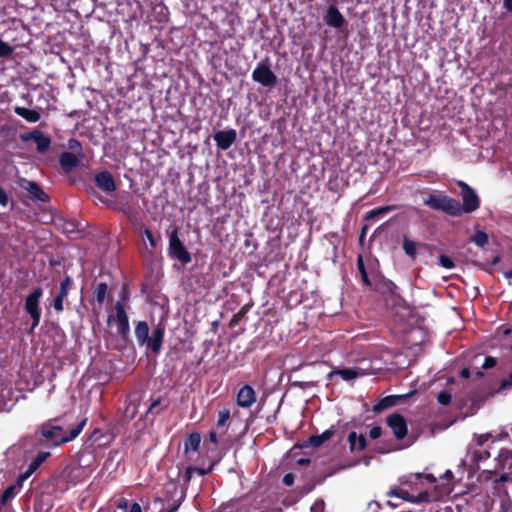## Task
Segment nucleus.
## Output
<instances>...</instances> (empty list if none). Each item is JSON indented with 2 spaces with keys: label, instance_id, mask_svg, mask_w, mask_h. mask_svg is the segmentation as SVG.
I'll list each match as a JSON object with an SVG mask.
<instances>
[{
  "label": "nucleus",
  "instance_id": "1",
  "mask_svg": "<svg viewBox=\"0 0 512 512\" xmlns=\"http://www.w3.org/2000/svg\"><path fill=\"white\" fill-rule=\"evenodd\" d=\"M400 486L392 487L387 496L397 497L410 503L437 502L451 493L449 484H438L430 473H409L399 478Z\"/></svg>",
  "mask_w": 512,
  "mask_h": 512
},
{
  "label": "nucleus",
  "instance_id": "2",
  "mask_svg": "<svg viewBox=\"0 0 512 512\" xmlns=\"http://www.w3.org/2000/svg\"><path fill=\"white\" fill-rule=\"evenodd\" d=\"M165 328L158 324L153 328L152 335L149 336V325L146 321H139L135 326V336L140 346L145 345L148 350L158 354L164 341Z\"/></svg>",
  "mask_w": 512,
  "mask_h": 512
},
{
  "label": "nucleus",
  "instance_id": "3",
  "mask_svg": "<svg viewBox=\"0 0 512 512\" xmlns=\"http://www.w3.org/2000/svg\"><path fill=\"white\" fill-rule=\"evenodd\" d=\"M87 419L80 421L73 427L67 434L64 433L60 425H52L51 423H44L40 428V433L43 438L50 441L54 446H59L63 443L74 440L83 430L86 425Z\"/></svg>",
  "mask_w": 512,
  "mask_h": 512
},
{
  "label": "nucleus",
  "instance_id": "4",
  "mask_svg": "<svg viewBox=\"0 0 512 512\" xmlns=\"http://www.w3.org/2000/svg\"><path fill=\"white\" fill-rule=\"evenodd\" d=\"M424 205L429 208L442 211L450 216L458 217V200L451 198L443 192L435 191L423 200Z\"/></svg>",
  "mask_w": 512,
  "mask_h": 512
},
{
  "label": "nucleus",
  "instance_id": "5",
  "mask_svg": "<svg viewBox=\"0 0 512 512\" xmlns=\"http://www.w3.org/2000/svg\"><path fill=\"white\" fill-rule=\"evenodd\" d=\"M99 200L104 203L106 207L123 214L131 223L138 221V205L129 197L120 196L114 200H108L100 196Z\"/></svg>",
  "mask_w": 512,
  "mask_h": 512
},
{
  "label": "nucleus",
  "instance_id": "6",
  "mask_svg": "<svg viewBox=\"0 0 512 512\" xmlns=\"http://www.w3.org/2000/svg\"><path fill=\"white\" fill-rule=\"evenodd\" d=\"M43 296V289L38 286L33 288L25 298L24 310L30 316L32 325L29 333H32L34 329L40 324L41 321V308L40 300Z\"/></svg>",
  "mask_w": 512,
  "mask_h": 512
},
{
  "label": "nucleus",
  "instance_id": "7",
  "mask_svg": "<svg viewBox=\"0 0 512 512\" xmlns=\"http://www.w3.org/2000/svg\"><path fill=\"white\" fill-rule=\"evenodd\" d=\"M460 188L462 204L458 201V217L464 213H472L480 207V199L476 191L464 181L457 182Z\"/></svg>",
  "mask_w": 512,
  "mask_h": 512
},
{
  "label": "nucleus",
  "instance_id": "8",
  "mask_svg": "<svg viewBox=\"0 0 512 512\" xmlns=\"http://www.w3.org/2000/svg\"><path fill=\"white\" fill-rule=\"evenodd\" d=\"M168 254L172 259L178 260L183 265L189 264L192 261L191 254L179 238L178 228H174L169 233Z\"/></svg>",
  "mask_w": 512,
  "mask_h": 512
},
{
  "label": "nucleus",
  "instance_id": "9",
  "mask_svg": "<svg viewBox=\"0 0 512 512\" xmlns=\"http://www.w3.org/2000/svg\"><path fill=\"white\" fill-rule=\"evenodd\" d=\"M111 321H115L117 325V334L124 340L127 341L130 334L129 318L126 313L124 304L121 301H117L115 304V316H108V324Z\"/></svg>",
  "mask_w": 512,
  "mask_h": 512
},
{
  "label": "nucleus",
  "instance_id": "10",
  "mask_svg": "<svg viewBox=\"0 0 512 512\" xmlns=\"http://www.w3.org/2000/svg\"><path fill=\"white\" fill-rule=\"evenodd\" d=\"M387 426L392 430L397 440H403L408 434L406 419L399 413H393L386 418Z\"/></svg>",
  "mask_w": 512,
  "mask_h": 512
},
{
  "label": "nucleus",
  "instance_id": "11",
  "mask_svg": "<svg viewBox=\"0 0 512 512\" xmlns=\"http://www.w3.org/2000/svg\"><path fill=\"white\" fill-rule=\"evenodd\" d=\"M253 80L266 87H273L277 83V77L265 63H260L252 74Z\"/></svg>",
  "mask_w": 512,
  "mask_h": 512
},
{
  "label": "nucleus",
  "instance_id": "12",
  "mask_svg": "<svg viewBox=\"0 0 512 512\" xmlns=\"http://www.w3.org/2000/svg\"><path fill=\"white\" fill-rule=\"evenodd\" d=\"M20 138L23 141H34L36 143L37 151L39 153L46 152L51 145V139L48 136H46L42 131L37 129L28 133L21 134Z\"/></svg>",
  "mask_w": 512,
  "mask_h": 512
},
{
  "label": "nucleus",
  "instance_id": "13",
  "mask_svg": "<svg viewBox=\"0 0 512 512\" xmlns=\"http://www.w3.org/2000/svg\"><path fill=\"white\" fill-rule=\"evenodd\" d=\"M218 149L222 151L228 150L236 141L237 133L235 129L219 130L213 135Z\"/></svg>",
  "mask_w": 512,
  "mask_h": 512
},
{
  "label": "nucleus",
  "instance_id": "14",
  "mask_svg": "<svg viewBox=\"0 0 512 512\" xmlns=\"http://www.w3.org/2000/svg\"><path fill=\"white\" fill-rule=\"evenodd\" d=\"M83 158L84 155L65 151L60 154L59 164L65 173H70L81 164Z\"/></svg>",
  "mask_w": 512,
  "mask_h": 512
},
{
  "label": "nucleus",
  "instance_id": "15",
  "mask_svg": "<svg viewBox=\"0 0 512 512\" xmlns=\"http://www.w3.org/2000/svg\"><path fill=\"white\" fill-rule=\"evenodd\" d=\"M237 405L241 408H250L256 402V392L251 385L242 386L236 396Z\"/></svg>",
  "mask_w": 512,
  "mask_h": 512
},
{
  "label": "nucleus",
  "instance_id": "16",
  "mask_svg": "<svg viewBox=\"0 0 512 512\" xmlns=\"http://www.w3.org/2000/svg\"><path fill=\"white\" fill-rule=\"evenodd\" d=\"M21 187L25 189L32 200L47 203L50 201L49 195L35 181L24 180Z\"/></svg>",
  "mask_w": 512,
  "mask_h": 512
},
{
  "label": "nucleus",
  "instance_id": "17",
  "mask_svg": "<svg viewBox=\"0 0 512 512\" xmlns=\"http://www.w3.org/2000/svg\"><path fill=\"white\" fill-rule=\"evenodd\" d=\"M372 287L382 295H395L397 290L396 284L382 275H377L373 278Z\"/></svg>",
  "mask_w": 512,
  "mask_h": 512
},
{
  "label": "nucleus",
  "instance_id": "18",
  "mask_svg": "<svg viewBox=\"0 0 512 512\" xmlns=\"http://www.w3.org/2000/svg\"><path fill=\"white\" fill-rule=\"evenodd\" d=\"M95 184L105 193H112L117 189L113 175L109 171H101L95 175Z\"/></svg>",
  "mask_w": 512,
  "mask_h": 512
},
{
  "label": "nucleus",
  "instance_id": "19",
  "mask_svg": "<svg viewBox=\"0 0 512 512\" xmlns=\"http://www.w3.org/2000/svg\"><path fill=\"white\" fill-rule=\"evenodd\" d=\"M50 456L49 452H39L35 458L30 462L27 470L20 474L17 479V484L21 487L22 482L28 479L42 464L43 462Z\"/></svg>",
  "mask_w": 512,
  "mask_h": 512
},
{
  "label": "nucleus",
  "instance_id": "20",
  "mask_svg": "<svg viewBox=\"0 0 512 512\" xmlns=\"http://www.w3.org/2000/svg\"><path fill=\"white\" fill-rule=\"evenodd\" d=\"M324 20L329 26L334 28H341L346 23L345 18L335 5L328 7Z\"/></svg>",
  "mask_w": 512,
  "mask_h": 512
},
{
  "label": "nucleus",
  "instance_id": "21",
  "mask_svg": "<svg viewBox=\"0 0 512 512\" xmlns=\"http://www.w3.org/2000/svg\"><path fill=\"white\" fill-rule=\"evenodd\" d=\"M418 246L419 247H423V248L429 250L430 252L434 249V247L429 245V244H426V243H416V242L410 240L407 236L403 237V243H402L403 251L412 260H415L416 257H417L416 249H417Z\"/></svg>",
  "mask_w": 512,
  "mask_h": 512
},
{
  "label": "nucleus",
  "instance_id": "22",
  "mask_svg": "<svg viewBox=\"0 0 512 512\" xmlns=\"http://www.w3.org/2000/svg\"><path fill=\"white\" fill-rule=\"evenodd\" d=\"M335 375H339L345 381H350V380L356 379L360 376H363L364 372L361 369L341 368V369L332 370L328 374V378L332 379L333 376H335Z\"/></svg>",
  "mask_w": 512,
  "mask_h": 512
},
{
  "label": "nucleus",
  "instance_id": "23",
  "mask_svg": "<svg viewBox=\"0 0 512 512\" xmlns=\"http://www.w3.org/2000/svg\"><path fill=\"white\" fill-rule=\"evenodd\" d=\"M401 395H389L381 398L378 402L373 406L372 411L374 413H380L390 407L397 405V403L403 398Z\"/></svg>",
  "mask_w": 512,
  "mask_h": 512
},
{
  "label": "nucleus",
  "instance_id": "24",
  "mask_svg": "<svg viewBox=\"0 0 512 512\" xmlns=\"http://www.w3.org/2000/svg\"><path fill=\"white\" fill-rule=\"evenodd\" d=\"M351 452L363 451L367 447V440L363 434L358 435L355 431H351L347 437Z\"/></svg>",
  "mask_w": 512,
  "mask_h": 512
},
{
  "label": "nucleus",
  "instance_id": "25",
  "mask_svg": "<svg viewBox=\"0 0 512 512\" xmlns=\"http://www.w3.org/2000/svg\"><path fill=\"white\" fill-rule=\"evenodd\" d=\"M169 406V401L166 400L163 403V398L161 396L157 398H151V403L148 409L145 412V416L149 417L150 415L154 417L158 416L162 411L166 410Z\"/></svg>",
  "mask_w": 512,
  "mask_h": 512
},
{
  "label": "nucleus",
  "instance_id": "26",
  "mask_svg": "<svg viewBox=\"0 0 512 512\" xmlns=\"http://www.w3.org/2000/svg\"><path fill=\"white\" fill-rule=\"evenodd\" d=\"M335 434L334 427L325 430L323 433L318 435H312L308 438L307 443L313 448H318L323 445L326 441H329Z\"/></svg>",
  "mask_w": 512,
  "mask_h": 512
},
{
  "label": "nucleus",
  "instance_id": "27",
  "mask_svg": "<svg viewBox=\"0 0 512 512\" xmlns=\"http://www.w3.org/2000/svg\"><path fill=\"white\" fill-rule=\"evenodd\" d=\"M201 444V435L198 432H192L188 435L184 442V453L188 454L190 451H198Z\"/></svg>",
  "mask_w": 512,
  "mask_h": 512
},
{
  "label": "nucleus",
  "instance_id": "28",
  "mask_svg": "<svg viewBox=\"0 0 512 512\" xmlns=\"http://www.w3.org/2000/svg\"><path fill=\"white\" fill-rule=\"evenodd\" d=\"M498 462L503 470L512 476V450L501 449L498 454Z\"/></svg>",
  "mask_w": 512,
  "mask_h": 512
},
{
  "label": "nucleus",
  "instance_id": "29",
  "mask_svg": "<svg viewBox=\"0 0 512 512\" xmlns=\"http://www.w3.org/2000/svg\"><path fill=\"white\" fill-rule=\"evenodd\" d=\"M15 112L19 116L23 117L25 120L31 123L37 122L41 117L40 113L37 110L28 109L24 107H16Z\"/></svg>",
  "mask_w": 512,
  "mask_h": 512
},
{
  "label": "nucleus",
  "instance_id": "30",
  "mask_svg": "<svg viewBox=\"0 0 512 512\" xmlns=\"http://www.w3.org/2000/svg\"><path fill=\"white\" fill-rule=\"evenodd\" d=\"M395 209H396L395 205H387V206H383V207H379V208L370 210L366 213L365 220H371L376 217L384 216Z\"/></svg>",
  "mask_w": 512,
  "mask_h": 512
},
{
  "label": "nucleus",
  "instance_id": "31",
  "mask_svg": "<svg viewBox=\"0 0 512 512\" xmlns=\"http://www.w3.org/2000/svg\"><path fill=\"white\" fill-rule=\"evenodd\" d=\"M69 291L59 288L57 295L55 296L52 306L53 309L60 313L64 310V300L67 298Z\"/></svg>",
  "mask_w": 512,
  "mask_h": 512
},
{
  "label": "nucleus",
  "instance_id": "32",
  "mask_svg": "<svg viewBox=\"0 0 512 512\" xmlns=\"http://www.w3.org/2000/svg\"><path fill=\"white\" fill-rule=\"evenodd\" d=\"M17 486H18V484L17 485H15V484L14 485H10L1 494V496H0V512L2 511L3 507L11 499H13L15 497Z\"/></svg>",
  "mask_w": 512,
  "mask_h": 512
},
{
  "label": "nucleus",
  "instance_id": "33",
  "mask_svg": "<svg viewBox=\"0 0 512 512\" xmlns=\"http://www.w3.org/2000/svg\"><path fill=\"white\" fill-rule=\"evenodd\" d=\"M357 268L361 275V280H362L363 284L367 287H372L373 281L368 276V273L365 268L364 260L361 255H359L357 258Z\"/></svg>",
  "mask_w": 512,
  "mask_h": 512
},
{
  "label": "nucleus",
  "instance_id": "34",
  "mask_svg": "<svg viewBox=\"0 0 512 512\" xmlns=\"http://www.w3.org/2000/svg\"><path fill=\"white\" fill-rule=\"evenodd\" d=\"M488 240V234L480 230L476 231L471 238V241L481 248L488 244Z\"/></svg>",
  "mask_w": 512,
  "mask_h": 512
},
{
  "label": "nucleus",
  "instance_id": "35",
  "mask_svg": "<svg viewBox=\"0 0 512 512\" xmlns=\"http://www.w3.org/2000/svg\"><path fill=\"white\" fill-rule=\"evenodd\" d=\"M108 291V285L104 282H100L97 284L95 288V297L99 304H102L105 300L106 294Z\"/></svg>",
  "mask_w": 512,
  "mask_h": 512
},
{
  "label": "nucleus",
  "instance_id": "36",
  "mask_svg": "<svg viewBox=\"0 0 512 512\" xmlns=\"http://www.w3.org/2000/svg\"><path fill=\"white\" fill-rule=\"evenodd\" d=\"M251 306V304H245L244 306H242L240 310L233 315L230 321V326L237 325L246 316Z\"/></svg>",
  "mask_w": 512,
  "mask_h": 512
},
{
  "label": "nucleus",
  "instance_id": "37",
  "mask_svg": "<svg viewBox=\"0 0 512 512\" xmlns=\"http://www.w3.org/2000/svg\"><path fill=\"white\" fill-rule=\"evenodd\" d=\"M230 419V411L228 409H223L218 413L217 427H224L227 421Z\"/></svg>",
  "mask_w": 512,
  "mask_h": 512
},
{
  "label": "nucleus",
  "instance_id": "38",
  "mask_svg": "<svg viewBox=\"0 0 512 512\" xmlns=\"http://www.w3.org/2000/svg\"><path fill=\"white\" fill-rule=\"evenodd\" d=\"M14 49L8 43L0 40V58H7L12 55Z\"/></svg>",
  "mask_w": 512,
  "mask_h": 512
},
{
  "label": "nucleus",
  "instance_id": "39",
  "mask_svg": "<svg viewBox=\"0 0 512 512\" xmlns=\"http://www.w3.org/2000/svg\"><path fill=\"white\" fill-rule=\"evenodd\" d=\"M68 147L70 150H72V153L84 155V153L82 151V145L77 139L71 138L68 141Z\"/></svg>",
  "mask_w": 512,
  "mask_h": 512
},
{
  "label": "nucleus",
  "instance_id": "40",
  "mask_svg": "<svg viewBox=\"0 0 512 512\" xmlns=\"http://www.w3.org/2000/svg\"><path fill=\"white\" fill-rule=\"evenodd\" d=\"M451 400H452V396L446 390L439 392L437 395V401L443 406L449 405L451 403Z\"/></svg>",
  "mask_w": 512,
  "mask_h": 512
},
{
  "label": "nucleus",
  "instance_id": "41",
  "mask_svg": "<svg viewBox=\"0 0 512 512\" xmlns=\"http://www.w3.org/2000/svg\"><path fill=\"white\" fill-rule=\"evenodd\" d=\"M439 265L446 269H453L455 267L454 261L447 255L441 254L439 256Z\"/></svg>",
  "mask_w": 512,
  "mask_h": 512
},
{
  "label": "nucleus",
  "instance_id": "42",
  "mask_svg": "<svg viewBox=\"0 0 512 512\" xmlns=\"http://www.w3.org/2000/svg\"><path fill=\"white\" fill-rule=\"evenodd\" d=\"M143 235L148 240L151 248L155 249L157 247V241H156L152 231L150 229H148V228H145L144 231H143Z\"/></svg>",
  "mask_w": 512,
  "mask_h": 512
},
{
  "label": "nucleus",
  "instance_id": "43",
  "mask_svg": "<svg viewBox=\"0 0 512 512\" xmlns=\"http://www.w3.org/2000/svg\"><path fill=\"white\" fill-rule=\"evenodd\" d=\"M310 512H325V502L323 499H317L311 506Z\"/></svg>",
  "mask_w": 512,
  "mask_h": 512
},
{
  "label": "nucleus",
  "instance_id": "44",
  "mask_svg": "<svg viewBox=\"0 0 512 512\" xmlns=\"http://www.w3.org/2000/svg\"><path fill=\"white\" fill-rule=\"evenodd\" d=\"M490 457V452L488 450L475 451L473 458L476 462H481Z\"/></svg>",
  "mask_w": 512,
  "mask_h": 512
},
{
  "label": "nucleus",
  "instance_id": "45",
  "mask_svg": "<svg viewBox=\"0 0 512 512\" xmlns=\"http://www.w3.org/2000/svg\"><path fill=\"white\" fill-rule=\"evenodd\" d=\"M497 365V359L492 356H486L482 364L483 369H490Z\"/></svg>",
  "mask_w": 512,
  "mask_h": 512
},
{
  "label": "nucleus",
  "instance_id": "46",
  "mask_svg": "<svg viewBox=\"0 0 512 512\" xmlns=\"http://www.w3.org/2000/svg\"><path fill=\"white\" fill-rule=\"evenodd\" d=\"M195 470H196V467H193V466H189L186 468L184 476H183L184 484L188 485L190 483L192 476L195 473Z\"/></svg>",
  "mask_w": 512,
  "mask_h": 512
},
{
  "label": "nucleus",
  "instance_id": "47",
  "mask_svg": "<svg viewBox=\"0 0 512 512\" xmlns=\"http://www.w3.org/2000/svg\"><path fill=\"white\" fill-rule=\"evenodd\" d=\"M383 430L380 426H374L369 431V437L373 440L378 439L382 436Z\"/></svg>",
  "mask_w": 512,
  "mask_h": 512
},
{
  "label": "nucleus",
  "instance_id": "48",
  "mask_svg": "<svg viewBox=\"0 0 512 512\" xmlns=\"http://www.w3.org/2000/svg\"><path fill=\"white\" fill-rule=\"evenodd\" d=\"M440 478L445 481L442 484H449L451 486V490L453 489L451 482L454 479V475L451 470H446Z\"/></svg>",
  "mask_w": 512,
  "mask_h": 512
},
{
  "label": "nucleus",
  "instance_id": "49",
  "mask_svg": "<svg viewBox=\"0 0 512 512\" xmlns=\"http://www.w3.org/2000/svg\"><path fill=\"white\" fill-rule=\"evenodd\" d=\"M71 285L72 278L70 275H66L65 278L61 281L59 288L69 291Z\"/></svg>",
  "mask_w": 512,
  "mask_h": 512
},
{
  "label": "nucleus",
  "instance_id": "50",
  "mask_svg": "<svg viewBox=\"0 0 512 512\" xmlns=\"http://www.w3.org/2000/svg\"><path fill=\"white\" fill-rule=\"evenodd\" d=\"M9 202V197L4 188L0 185V205L2 207L7 206Z\"/></svg>",
  "mask_w": 512,
  "mask_h": 512
},
{
  "label": "nucleus",
  "instance_id": "51",
  "mask_svg": "<svg viewBox=\"0 0 512 512\" xmlns=\"http://www.w3.org/2000/svg\"><path fill=\"white\" fill-rule=\"evenodd\" d=\"M294 481H295V476L293 473H287L283 476V479H282V482L286 485V486H292L294 484Z\"/></svg>",
  "mask_w": 512,
  "mask_h": 512
},
{
  "label": "nucleus",
  "instance_id": "52",
  "mask_svg": "<svg viewBox=\"0 0 512 512\" xmlns=\"http://www.w3.org/2000/svg\"><path fill=\"white\" fill-rule=\"evenodd\" d=\"M501 389H508L512 387V372L509 376L501 381L500 384Z\"/></svg>",
  "mask_w": 512,
  "mask_h": 512
},
{
  "label": "nucleus",
  "instance_id": "53",
  "mask_svg": "<svg viewBox=\"0 0 512 512\" xmlns=\"http://www.w3.org/2000/svg\"><path fill=\"white\" fill-rule=\"evenodd\" d=\"M214 467V464H211L208 468H198L196 467L195 473H197L200 476H205L212 472Z\"/></svg>",
  "mask_w": 512,
  "mask_h": 512
},
{
  "label": "nucleus",
  "instance_id": "54",
  "mask_svg": "<svg viewBox=\"0 0 512 512\" xmlns=\"http://www.w3.org/2000/svg\"><path fill=\"white\" fill-rule=\"evenodd\" d=\"M490 438L489 434H480L476 438V443L478 446H482L485 442H487Z\"/></svg>",
  "mask_w": 512,
  "mask_h": 512
},
{
  "label": "nucleus",
  "instance_id": "55",
  "mask_svg": "<svg viewBox=\"0 0 512 512\" xmlns=\"http://www.w3.org/2000/svg\"><path fill=\"white\" fill-rule=\"evenodd\" d=\"M182 498L183 497H181L178 501L174 502L169 509L161 510L160 512H176L181 505Z\"/></svg>",
  "mask_w": 512,
  "mask_h": 512
},
{
  "label": "nucleus",
  "instance_id": "56",
  "mask_svg": "<svg viewBox=\"0 0 512 512\" xmlns=\"http://www.w3.org/2000/svg\"><path fill=\"white\" fill-rule=\"evenodd\" d=\"M209 441L212 442L213 444L217 445L218 444V436H217V433L215 431H210L209 432Z\"/></svg>",
  "mask_w": 512,
  "mask_h": 512
},
{
  "label": "nucleus",
  "instance_id": "57",
  "mask_svg": "<svg viewBox=\"0 0 512 512\" xmlns=\"http://www.w3.org/2000/svg\"><path fill=\"white\" fill-rule=\"evenodd\" d=\"M460 376L464 379H468L470 378L471 376V371L469 368H463L461 371H460Z\"/></svg>",
  "mask_w": 512,
  "mask_h": 512
},
{
  "label": "nucleus",
  "instance_id": "58",
  "mask_svg": "<svg viewBox=\"0 0 512 512\" xmlns=\"http://www.w3.org/2000/svg\"><path fill=\"white\" fill-rule=\"evenodd\" d=\"M129 512H142V508L139 503L134 502L131 505Z\"/></svg>",
  "mask_w": 512,
  "mask_h": 512
},
{
  "label": "nucleus",
  "instance_id": "59",
  "mask_svg": "<svg viewBox=\"0 0 512 512\" xmlns=\"http://www.w3.org/2000/svg\"><path fill=\"white\" fill-rule=\"evenodd\" d=\"M167 492L173 493L177 491V485L174 482H170L166 485Z\"/></svg>",
  "mask_w": 512,
  "mask_h": 512
},
{
  "label": "nucleus",
  "instance_id": "60",
  "mask_svg": "<svg viewBox=\"0 0 512 512\" xmlns=\"http://www.w3.org/2000/svg\"><path fill=\"white\" fill-rule=\"evenodd\" d=\"M503 4L507 11L512 12V0H503Z\"/></svg>",
  "mask_w": 512,
  "mask_h": 512
},
{
  "label": "nucleus",
  "instance_id": "61",
  "mask_svg": "<svg viewBox=\"0 0 512 512\" xmlns=\"http://www.w3.org/2000/svg\"><path fill=\"white\" fill-rule=\"evenodd\" d=\"M310 462H311V460L309 458H300L297 460V463L302 466L308 465V464H310Z\"/></svg>",
  "mask_w": 512,
  "mask_h": 512
},
{
  "label": "nucleus",
  "instance_id": "62",
  "mask_svg": "<svg viewBox=\"0 0 512 512\" xmlns=\"http://www.w3.org/2000/svg\"><path fill=\"white\" fill-rule=\"evenodd\" d=\"M127 505H128L127 501H123V502L119 503L118 507L122 508V509H126Z\"/></svg>",
  "mask_w": 512,
  "mask_h": 512
},
{
  "label": "nucleus",
  "instance_id": "63",
  "mask_svg": "<svg viewBox=\"0 0 512 512\" xmlns=\"http://www.w3.org/2000/svg\"><path fill=\"white\" fill-rule=\"evenodd\" d=\"M505 277L508 279L512 278V269L505 272Z\"/></svg>",
  "mask_w": 512,
  "mask_h": 512
},
{
  "label": "nucleus",
  "instance_id": "64",
  "mask_svg": "<svg viewBox=\"0 0 512 512\" xmlns=\"http://www.w3.org/2000/svg\"><path fill=\"white\" fill-rule=\"evenodd\" d=\"M387 505L392 507V508H395L396 507V504H394L393 502L391 501H387Z\"/></svg>",
  "mask_w": 512,
  "mask_h": 512
}]
</instances>
